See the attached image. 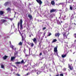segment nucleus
<instances>
[{
    "instance_id": "nucleus-1",
    "label": "nucleus",
    "mask_w": 76,
    "mask_h": 76,
    "mask_svg": "<svg viewBox=\"0 0 76 76\" xmlns=\"http://www.w3.org/2000/svg\"><path fill=\"white\" fill-rule=\"evenodd\" d=\"M23 22V21H22V20L21 19L20 20V30H22V29H23V26H22V23Z\"/></svg>"
},
{
    "instance_id": "nucleus-2",
    "label": "nucleus",
    "mask_w": 76,
    "mask_h": 76,
    "mask_svg": "<svg viewBox=\"0 0 76 76\" xmlns=\"http://www.w3.org/2000/svg\"><path fill=\"white\" fill-rule=\"evenodd\" d=\"M68 67L71 70H73V66H72V64L70 65L68 64Z\"/></svg>"
},
{
    "instance_id": "nucleus-3",
    "label": "nucleus",
    "mask_w": 76,
    "mask_h": 76,
    "mask_svg": "<svg viewBox=\"0 0 76 76\" xmlns=\"http://www.w3.org/2000/svg\"><path fill=\"white\" fill-rule=\"evenodd\" d=\"M32 40H33V41L35 44H37V39L35 38H34L33 39H32Z\"/></svg>"
},
{
    "instance_id": "nucleus-4",
    "label": "nucleus",
    "mask_w": 76,
    "mask_h": 76,
    "mask_svg": "<svg viewBox=\"0 0 76 76\" xmlns=\"http://www.w3.org/2000/svg\"><path fill=\"white\" fill-rule=\"evenodd\" d=\"M36 1H37V3H39V5H41V4H42V1H41V0H36Z\"/></svg>"
},
{
    "instance_id": "nucleus-5",
    "label": "nucleus",
    "mask_w": 76,
    "mask_h": 76,
    "mask_svg": "<svg viewBox=\"0 0 76 76\" xmlns=\"http://www.w3.org/2000/svg\"><path fill=\"white\" fill-rule=\"evenodd\" d=\"M57 48H58V46H57L56 47L54 48V52L55 53H57L58 50H57Z\"/></svg>"
},
{
    "instance_id": "nucleus-6",
    "label": "nucleus",
    "mask_w": 76,
    "mask_h": 76,
    "mask_svg": "<svg viewBox=\"0 0 76 76\" xmlns=\"http://www.w3.org/2000/svg\"><path fill=\"white\" fill-rule=\"evenodd\" d=\"M63 35L64 36V39H66V38H67V35H68V34H67V35H66V33H65L63 34Z\"/></svg>"
},
{
    "instance_id": "nucleus-7",
    "label": "nucleus",
    "mask_w": 76,
    "mask_h": 76,
    "mask_svg": "<svg viewBox=\"0 0 76 76\" xmlns=\"http://www.w3.org/2000/svg\"><path fill=\"white\" fill-rule=\"evenodd\" d=\"M56 11V10L55 9H53L50 10V13H53V12H55Z\"/></svg>"
},
{
    "instance_id": "nucleus-8",
    "label": "nucleus",
    "mask_w": 76,
    "mask_h": 76,
    "mask_svg": "<svg viewBox=\"0 0 76 76\" xmlns=\"http://www.w3.org/2000/svg\"><path fill=\"white\" fill-rule=\"evenodd\" d=\"M28 17L29 18L30 20H32V16L31 15L29 14L28 15Z\"/></svg>"
},
{
    "instance_id": "nucleus-9",
    "label": "nucleus",
    "mask_w": 76,
    "mask_h": 76,
    "mask_svg": "<svg viewBox=\"0 0 76 76\" xmlns=\"http://www.w3.org/2000/svg\"><path fill=\"white\" fill-rule=\"evenodd\" d=\"M60 35V34L59 33H57L55 34V36L56 37H59Z\"/></svg>"
},
{
    "instance_id": "nucleus-10",
    "label": "nucleus",
    "mask_w": 76,
    "mask_h": 76,
    "mask_svg": "<svg viewBox=\"0 0 76 76\" xmlns=\"http://www.w3.org/2000/svg\"><path fill=\"white\" fill-rule=\"evenodd\" d=\"M68 53H69V52H67V53H66L65 55H62L61 56V57H62V58H64V57H66V55H67V54H68Z\"/></svg>"
},
{
    "instance_id": "nucleus-11",
    "label": "nucleus",
    "mask_w": 76,
    "mask_h": 76,
    "mask_svg": "<svg viewBox=\"0 0 76 76\" xmlns=\"http://www.w3.org/2000/svg\"><path fill=\"white\" fill-rule=\"evenodd\" d=\"M14 57H16V56H18V52H16V51H15L14 53Z\"/></svg>"
},
{
    "instance_id": "nucleus-12",
    "label": "nucleus",
    "mask_w": 76,
    "mask_h": 76,
    "mask_svg": "<svg viewBox=\"0 0 76 76\" xmlns=\"http://www.w3.org/2000/svg\"><path fill=\"white\" fill-rule=\"evenodd\" d=\"M8 57V56H6V55H5L2 58L3 59V60H6V59Z\"/></svg>"
},
{
    "instance_id": "nucleus-13",
    "label": "nucleus",
    "mask_w": 76,
    "mask_h": 76,
    "mask_svg": "<svg viewBox=\"0 0 76 76\" xmlns=\"http://www.w3.org/2000/svg\"><path fill=\"white\" fill-rule=\"evenodd\" d=\"M25 38H24V37H23V36H22V41H24V39H25V38H26V35H25Z\"/></svg>"
},
{
    "instance_id": "nucleus-14",
    "label": "nucleus",
    "mask_w": 76,
    "mask_h": 76,
    "mask_svg": "<svg viewBox=\"0 0 76 76\" xmlns=\"http://www.w3.org/2000/svg\"><path fill=\"white\" fill-rule=\"evenodd\" d=\"M56 21L57 24L58 25H61V23H60V22L57 19Z\"/></svg>"
},
{
    "instance_id": "nucleus-15",
    "label": "nucleus",
    "mask_w": 76,
    "mask_h": 76,
    "mask_svg": "<svg viewBox=\"0 0 76 76\" xmlns=\"http://www.w3.org/2000/svg\"><path fill=\"white\" fill-rule=\"evenodd\" d=\"M1 22H3V23H4L5 22H7V21L6 20H1Z\"/></svg>"
},
{
    "instance_id": "nucleus-16",
    "label": "nucleus",
    "mask_w": 76,
    "mask_h": 76,
    "mask_svg": "<svg viewBox=\"0 0 76 76\" xmlns=\"http://www.w3.org/2000/svg\"><path fill=\"white\" fill-rule=\"evenodd\" d=\"M6 10H7V11H8V12H10V13L11 10L10 8H8Z\"/></svg>"
},
{
    "instance_id": "nucleus-17",
    "label": "nucleus",
    "mask_w": 76,
    "mask_h": 76,
    "mask_svg": "<svg viewBox=\"0 0 76 76\" xmlns=\"http://www.w3.org/2000/svg\"><path fill=\"white\" fill-rule=\"evenodd\" d=\"M51 3L52 5H54L55 4V2L54 1H52Z\"/></svg>"
},
{
    "instance_id": "nucleus-18",
    "label": "nucleus",
    "mask_w": 76,
    "mask_h": 76,
    "mask_svg": "<svg viewBox=\"0 0 76 76\" xmlns=\"http://www.w3.org/2000/svg\"><path fill=\"white\" fill-rule=\"evenodd\" d=\"M23 41H22V42H19V45H20L21 46H22V44H23Z\"/></svg>"
},
{
    "instance_id": "nucleus-19",
    "label": "nucleus",
    "mask_w": 76,
    "mask_h": 76,
    "mask_svg": "<svg viewBox=\"0 0 76 76\" xmlns=\"http://www.w3.org/2000/svg\"><path fill=\"white\" fill-rule=\"evenodd\" d=\"M72 9L73 10H75L76 9V6L75 5H73V6L72 7Z\"/></svg>"
},
{
    "instance_id": "nucleus-20",
    "label": "nucleus",
    "mask_w": 76,
    "mask_h": 76,
    "mask_svg": "<svg viewBox=\"0 0 76 76\" xmlns=\"http://www.w3.org/2000/svg\"><path fill=\"white\" fill-rule=\"evenodd\" d=\"M16 57L15 56L12 57L11 58V60L12 61H13V60L15 59Z\"/></svg>"
},
{
    "instance_id": "nucleus-21",
    "label": "nucleus",
    "mask_w": 76,
    "mask_h": 76,
    "mask_svg": "<svg viewBox=\"0 0 76 76\" xmlns=\"http://www.w3.org/2000/svg\"><path fill=\"white\" fill-rule=\"evenodd\" d=\"M9 3L8 2H5V3L4 4V6H7V5H8V4H9Z\"/></svg>"
},
{
    "instance_id": "nucleus-22",
    "label": "nucleus",
    "mask_w": 76,
    "mask_h": 76,
    "mask_svg": "<svg viewBox=\"0 0 76 76\" xmlns=\"http://www.w3.org/2000/svg\"><path fill=\"white\" fill-rule=\"evenodd\" d=\"M4 14V11H0V15H2Z\"/></svg>"
},
{
    "instance_id": "nucleus-23",
    "label": "nucleus",
    "mask_w": 76,
    "mask_h": 76,
    "mask_svg": "<svg viewBox=\"0 0 76 76\" xmlns=\"http://www.w3.org/2000/svg\"><path fill=\"white\" fill-rule=\"evenodd\" d=\"M30 44L31 46V47H34V43H30Z\"/></svg>"
},
{
    "instance_id": "nucleus-24",
    "label": "nucleus",
    "mask_w": 76,
    "mask_h": 76,
    "mask_svg": "<svg viewBox=\"0 0 76 76\" xmlns=\"http://www.w3.org/2000/svg\"><path fill=\"white\" fill-rule=\"evenodd\" d=\"M15 64L17 66H19V62H17L15 63Z\"/></svg>"
},
{
    "instance_id": "nucleus-25",
    "label": "nucleus",
    "mask_w": 76,
    "mask_h": 76,
    "mask_svg": "<svg viewBox=\"0 0 76 76\" xmlns=\"http://www.w3.org/2000/svg\"><path fill=\"white\" fill-rule=\"evenodd\" d=\"M75 14H72V18H71V20H72V19H74V16H75Z\"/></svg>"
},
{
    "instance_id": "nucleus-26",
    "label": "nucleus",
    "mask_w": 76,
    "mask_h": 76,
    "mask_svg": "<svg viewBox=\"0 0 76 76\" xmlns=\"http://www.w3.org/2000/svg\"><path fill=\"white\" fill-rule=\"evenodd\" d=\"M67 26H68V24H65L64 25V27L66 28H67Z\"/></svg>"
},
{
    "instance_id": "nucleus-27",
    "label": "nucleus",
    "mask_w": 76,
    "mask_h": 76,
    "mask_svg": "<svg viewBox=\"0 0 76 76\" xmlns=\"http://www.w3.org/2000/svg\"><path fill=\"white\" fill-rule=\"evenodd\" d=\"M59 5H62L63 6H64V3H60L58 4Z\"/></svg>"
},
{
    "instance_id": "nucleus-28",
    "label": "nucleus",
    "mask_w": 76,
    "mask_h": 76,
    "mask_svg": "<svg viewBox=\"0 0 76 76\" xmlns=\"http://www.w3.org/2000/svg\"><path fill=\"white\" fill-rule=\"evenodd\" d=\"M57 41V39H53V41H52V42H56Z\"/></svg>"
},
{
    "instance_id": "nucleus-29",
    "label": "nucleus",
    "mask_w": 76,
    "mask_h": 76,
    "mask_svg": "<svg viewBox=\"0 0 76 76\" xmlns=\"http://www.w3.org/2000/svg\"><path fill=\"white\" fill-rule=\"evenodd\" d=\"M36 72V70L35 69L32 70V71H31V72L32 73H34V72Z\"/></svg>"
},
{
    "instance_id": "nucleus-30",
    "label": "nucleus",
    "mask_w": 76,
    "mask_h": 76,
    "mask_svg": "<svg viewBox=\"0 0 76 76\" xmlns=\"http://www.w3.org/2000/svg\"><path fill=\"white\" fill-rule=\"evenodd\" d=\"M1 67L2 69H4V65H1Z\"/></svg>"
},
{
    "instance_id": "nucleus-31",
    "label": "nucleus",
    "mask_w": 76,
    "mask_h": 76,
    "mask_svg": "<svg viewBox=\"0 0 76 76\" xmlns=\"http://www.w3.org/2000/svg\"><path fill=\"white\" fill-rule=\"evenodd\" d=\"M29 75V73L28 72L27 74L25 75V76H28Z\"/></svg>"
},
{
    "instance_id": "nucleus-32",
    "label": "nucleus",
    "mask_w": 76,
    "mask_h": 76,
    "mask_svg": "<svg viewBox=\"0 0 76 76\" xmlns=\"http://www.w3.org/2000/svg\"><path fill=\"white\" fill-rule=\"evenodd\" d=\"M74 37L75 38H76V34H74Z\"/></svg>"
},
{
    "instance_id": "nucleus-33",
    "label": "nucleus",
    "mask_w": 76,
    "mask_h": 76,
    "mask_svg": "<svg viewBox=\"0 0 76 76\" xmlns=\"http://www.w3.org/2000/svg\"><path fill=\"white\" fill-rule=\"evenodd\" d=\"M70 9L71 10H72V9H73V7H71V6H70Z\"/></svg>"
},
{
    "instance_id": "nucleus-34",
    "label": "nucleus",
    "mask_w": 76,
    "mask_h": 76,
    "mask_svg": "<svg viewBox=\"0 0 76 76\" xmlns=\"http://www.w3.org/2000/svg\"><path fill=\"white\" fill-rule=\"evenodd\" d=\"M19 22H18V31H19Z\"/></svg>"
},
{
    "instance_id": "nucleus-35",
    "label": "nucleus",
    "mask_w": 76,
    "mask_h": 76,
    "mask_svg": "<svg viewBox=\"0 0 76 76\" xmlns=\"http://www.w3.org/2000/svg\"><path fill=\"white\" fill-rule=\"evenodd\" d=\"M40 71H38L37 72V75H39V74H40Z\"/></svg>"
},
{
    "instance_id": "nucleus-36",
    "label": "nucleus",
    "mask_w": 76,
    "mask_h": 76,
    "mask_svg": "<svg viewBox=\"0 0 76 76\" xmlns=\"http://www.w3.org/2000/svg\"><path fill=\"white\" fill-rule=\"evenodd\" d=\"M10 47L12 49H13V47H14V46H13L12 45H11Z\"/></svg>"
},
{
    "instance_id": "nucleus-37",
    "label": "nucleus",
    "mask_w": 76,
    "mask_h": 76,
    "mask_svg": "<svg viewBox=\"0 0 76 76\" xmlns=\"http://www.w3.org/2000/svg\"><path fill=\"white\" fill-rule=\"evenodd\" d=\"M50 35H51V33H49V34L48 35V36L50 37Z\"/></svg>"
},
{
    "instance_id": "nucleus-38",
    "label": "nucleus",
    "mask_w": 76,
    "mask_h": 76,
    "mask_svg": "<svg viewBox=\"0 0 76 76\" xmlns=\"http://www.w3.org/2000/svg\"><path fill=\"white\" fill-rule=\"evenodd\" d=\"M42 42V41H40L39 42V45H40V47H41V43Z\"/></svg>"
},
{
    "instance_id": "nucleus-39",
    "label": "nucleus",
    "mask_w": 76,
    "mask_h": 76,
    "mask_svg": "<svg viewBox=\"0 0 76 76\" xmlns=\"http://www.w3.org/2000/svg\"><path fill=\"white\" fill-rule=\"evenodd\" d=\"M73 23L71 24V23H70L69 26H73Z\"/></svg>"
},
{
    "instance_id": "nucleus-40",
    "label": "nucleus",
    "mask_w": 76,
    "mask_h": 76,
    "mask_svg": "<svg viewBox=\"0 0 76 76\" xmlns=\"http://www.w3.org/2000/svg\"><path fill=\"white\" fill-rule=\"evenodd\" d=\"M21 63H24V61H23V60H22L21 62Z\"/></svg>"
},
{
    "instance_id": "nucleus-41",
    "label": "nucleus",
    "mask_w": 76,
    "mask_h": 76,
    "mask_svg": "<svg viewBox=\"0 0 76 76\" xmlns=\"http://www.w3.org/2000/svg\"><path fill=\"white\" fill-rule=\"evenodd\" d=\"M46 29V27H43V28H42L43 31H44V29Z\"/></svg>"
},
{
    "instance_id": "nucleus-42",
    "label": "nucleus",
    "mask_w": 76,
    "mask_h": 76,
    "mask_svg": "<svg viewBox=\"0 0 76 76\" xmlns=\"http://www.w3.org/2000/svg\"><path fill=\"white\" fill-rule=\"evenodd\" d=\"M19 33H20V35L21 36V37L22 36H22V34H21V33H20V31L19 32Z\"/></svg>"
},
{
    "instance_id": "nucleus-43",
    "label": "nucleus",
    "mask_w": 76,
    "mask_h": 76,
    "mask_svg": "<svg viewBox=\"0 0 76 76\" xmlns=\"http://www.w3.org/2000/svg\"><path fill=\"white\" fill-rule=\"evenodd\" d=\"M66 12H67V11H68V9L67 8L66 9Z\"/></svg>"
},
{
    "instance_id": "nucleus-44",
    "label": "nucleus",
    "mask_w": 76,
    "mask_h": 76,
    "mask_svg": "<svg viewBox=\"0 0 76 76\" xmlns=\"http://www.w3.org/2000/svg\"><path fill=\"white\" fill-rule=\"evenodd\" d=\"M60 76H64L63 74H60Z\"/></svg>"
},
{
    "instance_id": "nucleus-45",
    "label": "nucleus",
    "mask_w": 76,
    "mask_h": 76,
    "mask_svg": "<svg viewBox=\"0 0 76 76\" xmlns=\"http://www.w3.org/2000/svg\"><path fill=\"white\" fill-rule=\"evenodd\" d=\"M4 19H9V18L7 17H5L4 18Z\"/></svg>"
},
{
    "instance_id": "nucleus-46",
    "label": "nucleus",
    "mask_w": 76,
    "mask_h": 76,
    "mask_svg": "<svg viewBox=\"0 0 76 76\" xmlns=\"http://www.w3.org/2000/svg\"><path fill=\"white\" fill-rule=\"evenodd\" d=\"M43 35L44 36H45V33H44V34H43Z\"/></svg>"
},
{
    "instance_id": "nucleus-47",
    "label": "nucleus",
    "mask_w": 76,
    "mask_h": 76,
    "mask_svg": "<svg viewBox=\"0 0 76 76\" xmlns=\"http://www.w3.org/2000/svg\"><path fill=\"white\" fill-rule=\"evenodd\" d=\"M42 53H41L40 54H39V56H42Z\"/></svg>"
},
{
    "instance_id": "nucleus-48",
    "label": "nucleus",
    "mask_w": 76,
    "mask_h": 76,
    "mask_svg": "<svg viewBox=\"0 0 76 76\" xmlns=\"http://www.w3.org/2000/svg\"><path fill=\"white\" fill-rule=\"evenodd\" d=\"M13 18H10V20H13Z\"/></svg>"
},
{
    "instance_id": "nucleus-49",
    "label": "nucleus",
    "mask_w": 76,
    "mask_h": 76,
    "mask_svg": "<svg viewBox=\"0 0 76 76\" xmlns=\"http://www.w3.org/2000/svg\"><path fill=\"white\" fill-rule=\"evenodd\" d=\"M25 56H26V57H27V56H28V55L27 54H26Z\"/></svg>"
},
{
    "instance_id": "nucleus-50",
    "label": "nucleus",
    "mask_w": 76,
    "mask_h": 76,
    "mask_svg": "<svg viewBox=\"0 0 76 76\" xmlns=\"http://www.w3.org/2000/svg\"><path fill=\"white\" fill-rule=\"evenodd\" d=\"M64 70H65V71H66V68H64Z\"/></svg>"
},
{
    "instance_id": "nucleus-51",
    "label": "nucleus",
    "mask_w": 76,
    "mask_h": 76,
    "mask_svg": "<svg viewBox=\"0 0 76 76\" xmlns=\"http://www.w3.org/2000/svg\"><path fill=\"white\" fill-rule=\"evenodd\" d=\"M17 76H19V74H17L16 75Z\"/></svg>"
},
{
    "instance_id": "nucleus-52",
    "label": "nucleus",
    "mask_w": 76,
    "mask_h": 76,
    "mask_svg": "<svg viewBox=\"0 0 76 76\" xmlns=\"http://www.w3.org/2000/svg\"><path fill=\"white\" fill-rule=\"evenodd\" d=\"M13 26L14 28H15V25L14 24H13Z\"/></svg>"
},
{
    "instance_id": "nucleus-53",
    "label": "nucleus",
    "mask_w": 76,
    "mask_h": 76,
    "mask_svg": "<svg viewBox=\"0 0 76 76\" xmlns=\"http://www.w3.org/2000/svg\"><path fill=\"white\" fill-rule=\"evenodd\" d=\"M58 19H61V17H59L58 18Z\"/></svg>"
},
{
    "instance_id": "nucleus-54",
    "label": "nucleus",
    "mask_w": 76,
    "mask_h": 76,
    "mask_svg": "<svg viewBox=\"0 0 76 76\" xmlns=\"http://www.w3.org/2000/svg\"><path fill=\"white\" fill-rule=\"evenodd\" d=\"M59 76V75H58H58H56V76Z\"/></svg>"
},
{
    "instance_id": "nucleus-55",
    "label": "nucleus",
    "mask_w": 76,
    "mask_h": 76,
    "mask_svg": "<svg viewBox=\"0 0 76 76\" xmlns=\"http://www.w3.org/2000/svg\"><path fill=\"white\" fill-rule=\"evenodd\" d=\"M14 50H16V48H15V49H14Z\"/></svg>"
},
{
    "instance_id": "nucleus-56",
    "label": "nucleus",
    "mask_w": 76,
    "mask_h": 76,
    "mask_svg": "<svg viewBox=\"0 0 76 76\" xmlns=\"http://www.w3.org/2000/svg\"><path fill=\"white\" fill-rule=\"evenodd\" d=\"M13 66L14 67H15V68H17L16 67V66Z\"/></svg>"
},
{
    "instance_id": "nucleus-57",
    "label": "nucleus",
    "mask_w": 76,
    "mask_h": 76,
    "mask_svg": "<svg viewBox=\"0 0 76 76\" xmlns=\"http://www.w3.org/2000/svg\"><path fill=\"white\" fill-rule=\"evenodd\" d=\"M26 70H28V68H27V69H25Z\"/></svg>"
},
{
    "instance_id": "nucleus-58",
    "label": "nucleus",
    "mask_w": 76,
    "mask_h": 76,
    "mask_svg": "<svg viewBox=\"0 0 76 76\" xmlns=\"http://www.w3.org/2000/svg\"><path fill=\"white\" fill-rule=\"evenodd\" d=\"M29 37H31V35H30L29 36Z\"/></svg>"
},
{
    "instance_id": "nucleus-59",
    "label": "nucleus",
    "mask_w": 76,
    "mask_h": 76,
    "mask_svg": "<svg viewBox=\"0 0 76 76\" xmlns=\"http://www.w3.org/2000/svg\"><path fill=\"white\" fill-rule=\"evenodd\" d=\"M74 24L75 25H76V23H74Z\"/></svg>"
},
{
    "instance_id": "nucleus-60",
    "label": "nucleus",
    "mask_w": 76,
    "mask_h": 76,
    "mask_svg": "<svg viewBox=\"0 0 76 76\" xmlns=\"http://www.w3.org/2000/svg\"><path fill=\"white\" fill-rule=\"evenodd\" d=\"M10 42V44H11V42Z\"/></svg>"
},
{
    "instance_id": "nucleus-61",
    "label": "nucleus",
    "mask_w": 76,
    "mask_h": 76,
    "mask_svg": "<svg viewBox=\"0 0 76 76\" xmlns=\"http://www.w3.org/2000/svg\"><path fill=\"white\" fill-rule=\"evenodd\" d=\"M24 51H26V50H25V49H24Z\"/></svg>"
},
{
    "instance_id": "nucleus-62",
    "label": "nucleus",
    "mask_w": 76,
    "mask_h": 76,
    "mask_svg": "<svg viewBox=\"0 0 76 76\" xmlns=\"http://www.w3.org/2000/svg\"><path fill=\"white\" fill-rule=\"evenodd\" d=\"M61 23H63V22H62L61 21Z\"/></svg>"
},
{
    "instance_id": "nucleus-63",
    "label": "nucleus",
    "mask_w": 76,
    "mask_h": 76,
    "mask_svg": "<svg viewBox=\"0 0 76 76\" xmlns=\"http://www.w3.org/2000/svg\"><path fill=\"white\" fill-rule=\"evenodd\" d=\"M15 15L16 14V12H15Z\"/></svg>"
},
{
    "instance_id": "nucleus-64",
    "label": "nucleus",
    "mask_w": 76,
    "mask_h": 76,
    "mask_svg": "<svg viewBox=\"0 0 76 76\" xmlns=\"http://www.w3.org/2000/svg\"><path fill=\"white\" fill-rule=\"evenodd\" d=\"M11 71H13V69H12Z\"/></svg>"
}]
</instances>
